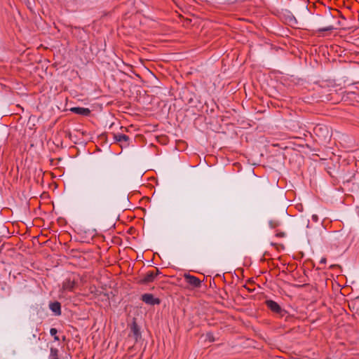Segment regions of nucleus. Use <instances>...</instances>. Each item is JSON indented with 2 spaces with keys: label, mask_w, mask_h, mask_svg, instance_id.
I'll return each mask as SVG.
<instances>
[{
  "label": "nucleus",
  "mask_w": 359,
  "mask_h": 359,
  "mask_svg": "<svg viewBox=\"0 0 359 359\" xmlns=\"http://www.w3.org/2000/svg\"><path fill=\"white\" fill-rule=\"evenodd\" d=\"M142 300L149 305H156L160 304V300L154 297L151 294L146 293L142 296Z\"/></svg>",
  "instance_id": "f257e3e1"
},
{
  "label": "nucleus",
  "mask_w": 359,
  "mask_h": 359,
  "mask_svg": "<svg viewBox=\"0 0 359 359\" xmlns=\"http://www.w3.org/2000/svg\"><path fill=\"white\" fill-rule=\"evenodd\" d=\"M184 277L187 283L194 287H199L201 285V281L197 277L189 273H185Z\"/></svg>",
  "instance_id": "f03ea898"
},
{
  "label": "nucleus",
  "mask_w": 359,
  "mask_h": 359,
  "mask_svg": "<svg viewBox=\"0 0 359 359\" xmlns=\"http://www.w3.org/2000/svg\"><path fill=\"white\" fill-rule=\"evenodd\" d=\"M97 185L95 181L92 180V181L89 182L86 186V195L90 197L95 196L96 195V192H97Z\"/></svg>",
  "instance_id": "7ed1b4c3"
},
{
  "label": "nucleus",
  "mask_w": 359,
  "mask_h": 359,
  "mask_svg": "<svg viewBox=\"0 0 359 359\" xmlns=\"http://www.w3.org/2000/svg\"><path fill=\"white\" fill-rule=\"evenodd\" d=\"M158 272V270H156L155 271H149L145 275H144L143 277L141 278L140 282L142 283H148L154 281L155 279L157 273Z\"/></svg>",
  "instance_id": "20e7f679"
},
{
  "label": "nucleus",
  "mask_w": 359,
  "mask_h": 359,
  "mask_svg": "<svg viewBox=\"0 0 359 359\" xmlns=\"http://www.w3.org/2000/svg\"><path fill=\"white\" fill-rule=\"evenodd\" d=\"M114 139L116 142L121 143V146L123 144H124L125 147L129 144V137L126 135L121 133L115 134Z\"/></svg>",
  "instance_id": "39448f33"
},
{
  "label": "nucleus",
  "mask_w": 359,
  "mask_h": 359,
  "mask_svg": "<svg viewBox=\"0 0 359 359\" xmlns=\"http://www.w3.org/2000/svg\"><path fill=\"white\" fill-rule=\"evenodd\" d=\"M70 111L83 116H88L90 114V109L84 107H72L70 109Z\"/></svg>",
  "instance_id": "423d86ee"
},
{
  "label": "nucleus",
  "mask_w": 359,
  "mask_h": 359,
  "mask_svg": "<svg viewBox=\"0 0 359 359\" xmlns=\"http://www.w3.org/2000/svg\"><path fill=\"white\" fill-rule=\"evenodd\" d=\"M266 305L271 311L276 313H280L281 311L280 306L276 302L272 300L266 301Z\"/></svg>",
  "instance_id": "0eeeda50"
},
{
  "label": "nucleus",
  "mask_w": 359,
  "mask_h": 359,
  "mask_svg": "<svg viewBox=\"0 0 359 359\" xmlns=\"http://www.w3.org/2000/svg\"><path fill=\"white\" fill-rule=\"evenodd\" d=\"M50 309L56 315L60 316L61 314V306L60 304L57 302L50 303L49 305Z\"/></svg>",
  "instance_id": "6e6552de"
},
{
  "label": "nucleus",
  "mask_w": 359,
  "mask_h": 359,
  "mask_svg": "<svg viewBox=\"0 0 359 359\" xmlns=\"http://www.w3.org/2000/svg\"><path fill=\"white\" fill-rule=\"evenodd\" d=\"M74 287V283L69 280H66L63 284L65 290H72Z\"/></svg>",
  "instance_id": "1a4fd4ad"
},
{
  "label": "nucleus",
  "mask_w": 359,
  "mask_h": 359,
  "mask_svg": "<svg viewBox=\"0 0 359 359\" xmlns=\"http://www.w3.org/2000/svg\"><path fill=\"white\" fill-rule=\"evenodd\" d=\"M334 29L333 26L330 25V26H327V27H323V28H320L318 29V31L320 32H327V31H331Z\"/></svg>",
  "instance_id": "9d476101"
},
{
  "label": "nucleus",
  "mask_w": 359,
  "mask_h": 359,
  "mask_svg": "<svg viewBox=\"0 0 359 359\" xmlns=\"http://www.w3.org/2000/svg\"><path fill=\"white\" fill-rule=\"evenodd\" d=\"M133 334L135 337L136 340H137L139 336L140 335L139 330H137V328L135 326H134L133 327Z\"/></svg>",
  "instance_id": "9b49d317"
},
{
  "label": "nucleus",
  "mask_w": 359,
  "mask_h": 359,
  "mask_svg": "<svg viewBox=\"0 0 359 359\" xmlns=\"http://www.w3.org/2000/svg\"><path fill=\"white\" fill-rule=\"evenodd\" d=\"M278 222L276 221H269V226L271 228H275L276 226H278Z\"/></svg>",
  "instance_id": "f8f14e48"
},
{
  "label": "nucleus",
  "mask_w": 359,
  "mask_h": 359,
  "mask_svg": "<svg viewBox=\"0 0 359 359\" xmlns=\"http://www.w3.org/2000/svg\"><path fill=\"white\" fill-rule=\"evenodd\" d=\"M50 333L52 336H55L57 334V330L55 328H51L50 330Z\"/></svg>",
  "instance_id": "ddd939ff"
},
{
  "label": "nucleus",
  "mask_w": 359,
  "mask_h": 359,
  "mask_svg": "<svg viewBox=\"0 0 359 359\" xmlns=\"http://www.w3.org/2000/svg\"><path fill=\"white\" fill-rule=\"evenodd\" d=\"M293 21L294 22H297L296 19H295V18L293 15L290 16L289 22H292Z\"/></svg>",
  "instance_id": "4468645a"
},
{
  "label": "nucleus",
  "mask_w": 359,
  "mask_h": 359,
  "mask_svg": "<svg viewBox=\"0 0 359 359\" xmlns=\"http://www.w3.org/2000/svg\"><path fill=\"white\" fill-rule=\"evenodd\" d=\"M312 219H313V221L317 222L318 221V216L316 215H313L312 216Z\"/></svg>",
  "instance_id": "2eb2a0df"
},
{
  "label": "nucleus",
  "mask_w": 359,
  "mask_h": 359,
  "mask_svg": "<svg viewBox=\"0 0 359 359\" xmlns=\"http://www.w3.org/2000/svg\"><path fill=\"white\" fill-rule=\"evenodd\" d=\"M322 130V127L318 126L315 128V132L318 133V130Z\"/></svg>",
  "instance_id": "dca6fc26"
},
{
  "label": "nucleus",
  "mask_w": 359,
  "mask_h": 359,
  "mask_svg": "<svg viewBox=\"0 0 359 359\" xmlns=\"http://www.w3.org/2000/svg\"><path fill=\"white\" fill-rule=\"evenodd\" d=\"M320 262L321 264H325L326 262V259L325 258H322L320 261Z\"/></svg>",
  "instance_id": "f3484780"
},
{
  "label": "nucleus",
  "mask_w": 359,
  "mask_h": 359,
  "mask_svg": "<svg viewBox=\"0 0 359 359\" xmlns=\"http://www.w3.org/2000/svg\"><path fill=\"white\" fill-rule=\"evenodd\" d=\"M55 340H59L58 337L56 335H55Z\"/></svg>",
  "instance_id": "a211bd4d"
},
{
  "label": "nucleus",
  "mask_w": 359,
  "mask_h": 359,
  "mask_svg": "<svg viewBox=\"0 0 359 359\" xmlns=\"http://www.w3.org/2000/svg\"><path fill=\"white\" fill-rule=\"evenodd\" d=\"M325 130L326 131L327 133H328V130L327 128H325Z\"/></svg>",
  "instance_id": "6ab92c4d"
},
{
  "label": "nucleus",
  "mask_w": 359,
  "mask_h": 359,
  "mask_svg": "<svg viewBox=\"0 0 359 359\" xmlns=\"http://www.w3.org/2000/svg\"><path fill=\"white\" fill-rule=\"evenodd\" d=\"M55 351L53 349H51V353L53 354Z\"/></svg>",
  "instance_id": "aec40b11"
},
{
  "label": "nucleus",
  "mask_w": 359,
  "mask_h": 359,
  "mask_svg": "<svg viewBox=\"0 0 359 359\" xmlns=\"http://www.w3.org/2000/svg\"><path fill=\"white\" fill-rule=\"evenodd\" d=\"M53 359H58V358H53Z\"/></svg>",
  "instance_id": "412c9836"
}]
</instances>
